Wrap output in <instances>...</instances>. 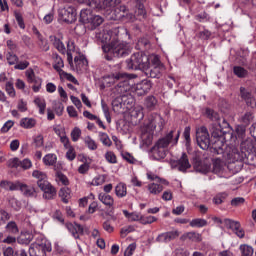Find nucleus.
Returning <instances> with one entry per match:
<instances>
[{"instance_id": "f03ea898", "label": "nucleus", "mask_w": 256, "mask_h": 256, "mask_svg": "<svg viewBox=\"0 0 256 256\" xmlns=\"http://www.w3.org/2000/svg\"><path fill=\"white\" fill-rule=\"evenodd\" d=\"M181 132L170 131L164 138L159 139L154 147L151 149L153 159L159 161L160 159H165L167 155V147L169 145H177L179 143V137Z\"/></svg>"}, {"instance_id": "b1692460", "label": "nucleus", "mask_w": 256, "mask_h": 256, "mask_svg": "<svg viewBox=\"0 0 256 256\" xmlns=\"http://www.w3.org/2000/svg\"><path fill=\"white\" fill-rule=\"evenodd\" d=\"M181 241H194L199 243L201 241V234L197 232H186L180 237Z\"/></svg>"}, {"instance_id": "aec40b11", "label": "nucleus", "mask_w": 256, "mask_h": 256, "mask_svg": "<svg viewBox=\"0 0 256 256\" xmlns=\"http://www.w3.org/2000/svg\"><path fill=\"white\" fill-rule=\"evenodd\" d=\"M98 199L100 202L103 203V205L109 207V209H113L115 205V199L113 198V196L102 192L98 195Z\"/></svg>"}, {"instance_id": "473e14b6", "label": "nucleus", "mask_w": 256, "mask_h": 256, "mask_svg": "<svg viewBox=\"0 0 256 256\" xmlns=\"http://www.w3.org/2000/svg\"><path fill=\"white\" fill-rule=\"evenodd\" d=\"M130 90L131 84H129L127 81H124L115 87L116 95H125V93Z\"/></svg>"}, {"instance_id": "423d86ee", "label": "nucleus", "mask_w": 256, "mask_h": 256, "mask_svg": "<svg viewBox=\"0 0 256 256\" xmlns=\"http://www.w3.org/2000/svg\"><path fill=\"white\" fill-rule=\"evenodd\" d=\"M51 242L43 236H38L34 243L30 245V256H47V253H51Z\"/></svg>"}, {"instance_id": "0e129e2a", "label": "nucleus", "mask_w": 256, "mask_h": 256, "mask_svg": "<svg viewBox=\"0 0 256 256\" xmlns=\"http://www.w3.org/2000/svg\"><path fill=\"white\" fill-rule=\"evenodd\" d=\"M232 231H234L235 235L239 237L240 239H243L245 237V230L241 228V223H239Z\"/></svg>"}, {"instance_id": "c85d7f7f", "label": "nucleus", "mask_w": 256, "mask_h": 256, "mask_svg": "<svg viewBox=\"0 0 256 256\" xmlns=\"http://www.w3.org/2000/svg\"><path fill=\"white\" fill-rule=\"evenodd\" d=\"M254 118L255 116L253 115V112L247 111L240 116L239 121L240 123H242V125L247 127V125H251V122L253 121Z\"/></svg>"}, {"instance_id": "69168bd1", "label": "nucleus", "mask_w": 256, "mask_h": 256, "mask_svg": "<svg viewBox=\"0 0 256 256\" xmlns=\"http://www.w3.org/2000/svg\"><path fill=\"white\" fill-rule=\"evenodd\" d=\"M232 231H234L235 235L239 237L240 239H243L245 237V230L241 228V223H239Z\"/></svg>"}, {"instance_id": "f704fd0d", "label": "nucleus", "mask_w": 256, "mask_h": 256, "mask_svg": "<svg viewBox=\"0 0 256 256\" xmlns=\"http://www.w3.org/2000/svg\"><path fill=\"white\" fill-rule=\"evenodd\" d=\"M84 143L86 147L89 149V151H97L99 147L97 142L93 138H91V136H86L84 138Z\"/></svg>"}, {"instance_id": "052dcab7", "label": "nucleus", "mask_w": 256, "mask_h": 256, "mask_svg": "<svg viewBox=\"0 0 256 256\" xmlns=\"http://www.w3.org/2000/svg\"><path fill=\"white\" fill-rule=\"evenodd\" d=\"M135 13L138 17H142V19H145L147 16V11L145 10V6H143V4L138 5Z\"/></svg>"}, {"instance_id": "3c124183", "label": "nucleus", "mask_w": 256, "mask_h": 256, "mask_svg": "<svg viewBox=\"0 0 256 256\" xmlns=\"http://www.w3.org/2000/svg\"><path fill=\"white\" fill-rule=\"evenodd\" d=\"M224 225L227 227V229H231L233 231L239 225V221L226 218L224 219Z\"/></svg>"}, {"instance_id": "5fc2aeb1", "label": "nucleus", "mask_w": 256, "mask_h": 256, "mask_svg": "<svg viewBox=\"0 0 256 256\" xmlns=\"http://www.w3.org/2000/svg\"><path fill=\"white\" fill-rule=\"evenodd\" d=\"M157 221V217L155 216H142L141 224L142 225H151V223H155Z\"/></svg>"}, {"instance_id": "79ce46f5", "label": "nucleus", "mask_w": 256, "mask_h": 256, "mask_svg": "<svg viewBox=\"0 0 256 256\" xmlns=\"http://www.w3.org/2000/svg\"><path fill=\"white\" fill-rule=\"evenodd\" d=\"M233 73L234 75H236V77H239L240 79H243L248 75L247 70L241 66H234Z\"/></svg>"}, {"instance_id": "5701e85b", "label": "nucleus", "mask_w": 256, "mask_h": 256, "mask_svg": "<svg viewBox=\"0 0 256 256\" xmlns=\"http://www.w3.org/2000/svg\"><path fill=\"white\" fill-rule=\"evenodd\" d=\"M52 58H53V61H54L53 67H54L55 71H57L60 74L61 71H63V68L65 67V63L63 62V58H61V56H59V54H57V53H53Z\"/></svg>"}, {"instance_id": "338daca9", "label": "nucleus", "mask_w": 256, "mask_h": 256, "mask_svg": "<svg viewBox=\"0 0 256 256\" xmlns=\"http://www.w3.org/2000/svg\"><path fill=\"white\" fill-rule=\"evenodd\" d=\"M15 125V122L8 120L1 128V133H8V131Z\"/></svg>"}, {"instance_id": "7ed1b4c3", "label": "nucleus", "mask_w": 256, "mask_h": 256, "mask_svg": "<svg viewBox=\"0 0 256 256\" xmlns=\"http://www.w3.org/2000/svg\"><path fill=\"white\" fill-rule=\"evenodd\" d=\"M131 49V45L127 44V42H121L119 38L116 39L115 37L111 41V44L102 45L103 52L114 57H127L131 53Z\"/></svg>"}, {"instance_id": "774afa93", "label": "nucleus", "mask_w": 256, "mask_h": 256, "mask_svg": "<svg viewBox=\"0 0 256 256\" xmlns=\"http://www.w3.org/2000/svg\"><path fill=\"white\" fill-rule=\"evenodd\" d=\"M135 249H137V245H135V244H130L127 248H126V250H125V252H124V256H131V255H133V253H135Z\"/></svg>"}, {"instance_id": "de8ad7c7", "label": "nucleus", "mask_w": 256, "mask_h": 256, "mask_svg": "<svg viewBox=\"0 0 256 256\" xmlns=\"http://www.w3.org/2000/svg\"><path fill=\"white\" fill-rule=\"evenodd\" d=\"M6 230L8 233H12V235H17L19 233V228L17 227V223L11 221L6 225Z\"/></svg>"}, {"instance_id": "09e8293b", "label": "nucleus", "mask_w": 256, "mask_h": 256, "mask_svg": "<svg viewBox=\"0 0 256 256\" xmlns=\"http://www.w3.org/2000/svg\"><path fill=\"white\" fill-rule=\"evenodd\" d=\"M66 149H67L66 159L68 161H75V158L77 157V153L75 152V148H73V146H70Z\"/></svg>"}, {"instance_id": "13d9d810", "label": "nucleus", "mask_w": 256, "mask_h": 256, "mask_svg": "<svg viewBox=\"0 0 256 256\" xmlns=\"http://www.w3.org/2000/svg\"><path fill=\"white\" fill-rule=\"evenodd\" d=\"M80 137H81V129H79L78 127H75L71 132V139L72 141H74V143H77Z\"/></svg>"}, {"instance_id": "2eb2a0df", "label": "nucleus", "mask_w": 256, "mask_h": 256, "mask_svg": "<svg viewBox=\"0 0 256 256\" xmlns=\"http://www.w3.org/2000/svg\"><path fill=\"white\" fill-rule=\"evenodd\" d=\"M96 39L101 41L103 45H111L113 39H118L117 34L113 33L111 30H104L96 34Z\"/></svg>"}, {"instance_id": "680f3d73", "label": "nucleus", "mask_w": 256, "mask_h": 256, "mask_svg": "<svg viewBox=\"0 0 256 256\" xmlns=\"http://www.w3.org/2000/svg\"><path fill=\"white\" fill-rule=\"evenodd\" d=\"M9 219H10L9 213H7V211L5 210H0V226L5 225V223H7Z\"/></svg>"}, {"instance_id": "603ef678", "label": "nucleus", "mask_w": 256, "mask_h": 256, "mask_svg": "<svg viewBox=\"0 0 256 256\" xmlns=\"http://www.w3.org/2000/svg\"><path fill=\"white\" fill-rule=\"evenodd\" d=\"M20 167L24 171H27L28 169H31V167H33V162H31V159L28 158L20 160Z\"/></svg>"}, {"instance_id": "2f4dec72", "label": "nucleus", "mask_w": 256, "mask_h": 256, "mask_svg": "<svg viewBox=\"0 0 256 256\" xmlns=\"http://www.w3.org/2000/svg\"><path fill=\"white\" fill-rule=\"evenodd\" d=\"M74 63L77 69H79V71H82V69H85V67H87L88 62H87V58H85V56L83 55H78L74 58Z\"/></svg>"}, {"instance_id": "a211bd4d", "label": "nucleus", "mask_w": 256, "mask_h": 256, "mask_svg": "<svg viewBox=\"0 0 256 256\" xmlns=\"http://www.w3.org/2000/svg\"><path fill=\"white\" fill-rule=\"evenodd\" d=\"M65 227L74 237V239H79V235H83V227L77 223L68 222L65 224Z\"/></svg>"}, {"instance_id": "c03bdc74", "label": "nucleus", "mask_w": 256, "mask_h": 256, "mask_svg": "<svg viewBox=\"0 0 256 256\" xmlns=\"http://www.w3.org/2000/svg\"><path fill=\"white\" fill-rule=\"evenodd\" d=\"M5 91L9 97L15 98L17 93L15 92V87L13 86V82H6Z\"/></svg>"}, {"instance_id": "0eeeda50", "label": "nucleus", "mask_w": 256, "mask_h": 256, "mask_svg": "<svg viewBox=\"0 0 256 256\" xmlns=\"http://www.w3.org/2000/svg\"><path fill=\"white\" fill-rule=\"evenodd\" d=\"M80 21L93 30L97 29L103 23L104 19L100 15L93 14L91 10L85 9L80 12Z\"/></svg>"}, {"instance_id": "f8f14e48", "label": "nucleus", "mask_w": 256, "mask_h": 256, "mask_svg": "<svg viewBox=\"0 0 256 256\" xmlns=\"http://www.w3.org/2000/svg\"><path fill=\"white\" fill-rule=\"evenodd\" d=\"M59 15L64 23H75L77 21V10L74 7L67 6L60 9Z\"/></svg>"}, {"instance_id": "8fccbe9b", "label": "nucleus", "mask_w": 256, "mask_h": 256, "mask_svg": "<svg viewBox=\"0 0 256 256\" xmlns=\"http://www.w3.org/2000/svg\"><path fill=\"white\" fill-rule=\"evenodd\" d=\"M53 109L56 115H58V117H61V115H63V111H65V106L61 102H54Z\"/></svg>"}, {"instance_id": "a878e982", "label": "nucleus", "mask_w": 256, "mask_h": 256, "mask_svg": "<svg viewBox=\"0 0 256 256\" xmlns=\"http://www.w3.org/2000/svg\"><path fill=\"white\" fill-rule=\"evenodd\" d=\"M147 191L150 195H159L163 192V185L157 183H150L147 185Z\"/></svg>"}, {"instance_id": "dca6fc26", "label": "nucleus", "mask_w": 256, "mask_h": 256, "mask_svg": "<svg viewBox=\"0 0 256 256\" xmlns=\"http://www.w3.org/2000/svg\"><path fill=\"white\" fill-rule=\"evenodd\" d=\"M39 189L43 191V199L51 200L57 196V190L49 182H46V184L40 183Z\"/></svg>"}, {"instance_id": "58836bf2", "label": "nucleus", "mask_w": 256, "mask_h": 256, "mask_svg": "<svg viewBox=\"0 0 256 256\" xmlns=\"http://www.w3.org/2000/svg\"><path fill=\"white\" fill-rule=\"evenodd\" d=\"M34 103L38 107L40 115H44L45 109L47 107V103L45 102V99L39 98V97L35 98Z\"/></svg>"}, {"instance_id": "49530a36", "label": "nucleus", "mask_w": 256, "mask_h": 256, "mask_svg": "<svg viewBox=\"0 0 256 256\" xmlns=\"http://www.w3.org/2000/svg\"><path fill=\"white\" fill-rule=\"evenodd\" d=\"M56 181L61 185H69V179L61 172L56 173Z\"/></svg>"}, {"instance_id": "4468645a", "label": "nucleus", "mask_w": 256, "mask_h": 256, "mask_svg": "<svg viewBox=\"0 0 256 256\" xmlns=\"http://www.w3.org/2000/svg\"><path fill=\"white\" fill-rule=\"evenodd\" d=\"M151 87H153V84L149 80L145 79L140 83L133 84L132 91L138 95V97H142V95H147V93L151 91Z\"/></svg>"}, {"instance_id": "bf43d9fd", "label": "nucleus", "mask_w": 256, "mask_h": 256, "mask_svg": "<svg viewBox=\"0 0 256 256\" xmlns=\"http://www.w3.org/2000/svg\"><path fill=\"white\" fill-rule=\"evenodd\" d=\"M9 204L14 209V211H20L21 210V202L17 200V198H10Z\"/></svg>"}, {"instance_id": "a18cd8bd", "label": "nucleus", "mask_w": 256, "mask_h": 256, "mask_svg": "<svg viewBox=\"0 0 256 256\" xmlns=\"http://www.w3.org/2000/svg\"><path fill=\"white\" fill-rule=\"evenodd\" d=\"M107 177L105 175H98L92 179L91 185L94 187H99V185H103L106 181Z\"/></svg>"}, {"instance_id": "f3484780", "label": "nucleus", "mask_w": 256, "mask_h": 256, "mask_svg": "<svg viewBox=\"0 0 256 256\" xmlns=\"http://www.w3.org/2000/svg\"><path fill=\"white\" fill-rule=\"evenodd\" d=\"M179 235H181V233L178 232V230L165 232L158 235V237L156 238V241H158V243H169L171 241H174V239H177Z\"/></svg>"}, {"instance_id": "9b49d317", "label": "nucleus", "mask_w": 256, "mask_h": 256, "mask_svg": "<svg viewBox=\"0 0 256 256\" xmlns=\"http://www.w3.org/2000/svg\"><path fill=\"white\" fill-rule=\"evenodd\" d=\"M165 119L162 118L159 114H151L148 117L147 127L150 131H156V133H161L165 128Z\"/></svg>"}, {"instance_id": "37998d69", "label": "nucleus", "mask_w": 256, "mask_h": 256, "mask_svg": "<svg viewBox=\"0 0 256 256\" xmlns=\"http://www.w3.org/2000/svg\"><path fill=\"white\" fill-rule=\"evenodd\" d=\"M104 158L107 163H110L111 165H115V163H117V155H115V152L113 151H107L104 154Z\"/></svg>"}, {"instance_id": "6e6552de", "label": "nucleus", "mask_w": 256, "mask_h": 256, "mask_svg": "<svg viewBox=\"0 0 256 256\" xmlns=\"http://www.w3.org/2000/svg\"><path fill=\"white\" fill-rule=\"evenodd\" d=\"M108 13H112L111 19L115 21H135V15L129 13L126 6H116L113 10Z\"/></svg>"}, {"instance_id": "20e7f679", "label": "nucleus", "mask_w": 256, "mask_h": 256, "mask_svg": "<svg viewBox=\"0 0 256 256\" xmlns=\"http://www.w3.org/2000/svg\"><path fill=\"white\" fill-rule=\"evenodd\" d=\"M165 71V65L161 63L159 56L155 54H150V62H148L146 68L143 70L146 77H151L152 79H159Z\"/></svg>"}, {"instance_id": "6ab92c4d", "label": "nucleus", "mask_w": 256, "mask_h": 256, "mask_svg": "<svg viewBox=\"0 0 256 256\" xmlns=\"http://www.w3.org/2000/svg\"><path fill=\"white\" fill-rule=\"evenodd\" d=\"M50 43H52L53 47L59 51V53H62V55H65L67 53V48L65 47V44L63 43V40L57 36H50Z\"/></svg>"}, {"instance_id": "e2e57ef3", "label": "nucleus", "mask_w": 256, "mask_h": 256, "mask_svg": "<svg viewBox=\"0 0 256 256\" xmlns=\"http://www.w3.org/2000/svg\"><path fill=\"white\" fill-rule=\"evenodd\" d=\"M206 115L212 121H219V114L211 109H206Z\"/></svg>"}, {"instance_id": "6e6d98bb", "label": "nucleus", "mask_w": 256, "mask_h": 256, "mask_svg": "<svg viewBox=\"0 0 256 256\" xmlns=\"http://www.w3.org/2000/svg\"><path fill=\"white\" fill-rule=\"evenodd\" d=\"M108 79L111 80V83H115V81H121V79H125V74L112 73V74L108 75Z\"/></svg>"}, {"instance_id": "c9c22d12", "label": "nucleus", "mask_w": 256, "mask_h": 256, "mask_svg": "<svg viewBox=\"0 0 256 256\" xmlns=\"http://www.w3.org/2000/svg\"><path fill=\"white\" fill-rule=\"evenodd\" d=\"M66 53L69 63H73V53H75V42H73L72 40H69L67 42Z\"/></svg>"}, {"instance_id": "a19ab883", "label": "nucleus", "mask_w": 256, "mask_h": 256, "mask_svg": "<svg viewBox=\"0 0 256 256\" xmlns=\"http://www.w3.org/2000/svg\"><path fill=\"white\" fill-rule=\"evenodd\" d=\"M59 75H60V79H67V81H70V83H74V85H79V81L72 74L67 73L63 70V71H60Z\"/></svg>"}, {"instance_id": "ea45409f", "label": "nucleus", "mask_w": 256, "mask_h": 256, "mask_svg": "<svg viewBox=\"0 0 256 256\" xmlns=\"http://www.w3.org/2000/svg\"><path fill=\"white\" fill-rule=\"evenodd\" d=\"M207 225H208L207 220L203 218H195L192 221H190V227H194V228L207 227Z\"/></svg>"}, {"instance_id": "c756f323", "label": "nucleus", "mask_w": 256, "mask_h": 256, "mask_svg": "<svg viewBox=\"0 0 256 256\" xmlns=\"http://www.w3.org/2000/svg\"><path fill=\"white\" fill-rule=\"evenodd\" d=\"M37 125V120L35 118H22L20 120V127L23 129H33Z\"/></svg>"}, {"instance_id": "e433bc0d", "label": "nucleus", "mask_w": 256, "mask_h": 256, "mask_svg": "<svg viewBox=\"0 0 256 256\" xmlns=\"http://www.w3.org/2000/svg\"><path fill=\"white\" fill-rule=\"evenodd\" d=\"M144 105H145L146 109L153 111V109H155V107L157 105V98H155L154 96H147L144 101Z\"/></svg>"}, {"instance_id": "1a4fd4ad", "label": "nucleus", "mask_w": 256, "mask_h": 256, "mask_svg": "<svg viewBox=\"0 0 256 256\" xmlns=\"http://www.w3.org/2000/svg\"><path fill=\"white\" fill-rule=\"evenodd\" d=\"M88 5L93 9H101L102 11H106V13H110L115 7L121 5V0H102L99 3L97 0H88Z\"/></svg>"}, {"instance_id": "4c0bfd02", "label": "nucleus", "mask_w": 256, "mask_h": 256, "mask_svg": "<svg viewBox=\"0 0 256 256\" xmlns=\"http://www.w3.org/2000/svg\"><path fill=\"white\" fill-rule=\"evenodd\" d=\"M98 137L105 147H111L113 145V142L111 141V138H109V135L105 132H99Z\"/></svg>"}, {"instance_id": "ddd939ff", "label": "nucleus", "mask_w": 256, "mask_h": 256, "mask_svg": "<svg viewBox=\"0 0 256 256\" xmlns=\"http://www.w3.org/2000/svg\"><path fill=\"white\" fill-rule=\"evenodd\" d=\"M172 169H178V171H181L182 173H185L187 169H191V163L189 162V157L186 153H182L180 159L173 160L171 162Z\"/></svg>"}, {"instance_id": "bb28decb", "label": "nucleus", "mask_w": 256, "mask_h": 256, "mask_svg": "<svg viewBox=\"0 0 256 256\" xmlns=\"http://www.w3.org/2000/svg\"><path fill=\"white\" fill-rule=\"evenodd\" d=\"M42 161L46 167H53L57 163V154L49 153L46 154Z\"/></svg>"}, {"instance_id": "cd10ccee", "label": "nucleus", "mask_w": 256, "mask_h": 256, "mask_svg": "<svg viewBox=\"0 0 256 256\" xmlns=\"http://www.w3.org/2000/svg\"><path fill=\"white\" fill-rule=\"evenodd\" d=\"M140 139L143 145H145L146 147H149V145L153 143V132L142 131L140 135Z\"/></svg>"}, {"instance_id": "9d476101", "label": "nucleus", "mask_w": 256, "mask_h": 256, "mask_svg": "<svg viewBox=\"0 0 256 256\" xmlns=\"http://www.w3.org/2000/svg\"><path fill=\"white\" fill-rule=\"evenodd\" d=\"M196 141L197 145L200 149H203V151L209 149V145H211V138L209 137V131L205 126H201L196 129Z\"/></svg>"}, {"instance_id": "72a5a7b5", "label": "nucleus", "mask_w": 256, "mask_h": 256, "mask_svg": "<svg viewBox=\"0 0 256 256\" xmlns=\"http://www.w3.org/2000/svg\"><path fill=\"white\" fill-rule=\"evenodd\" d=\"M59 197L62 199L63 203H69V199H71V189L68 187H63L59 191Z\"/></svg>"}, {"instance_id": "7c9ffc66", "label": "nucleus", "mask_w": 256, "mask_h": 256, "mask_svg": "<svg viewBox=\"0 0 256 256\" xmlns=\"http://www.w3.org/2000/svg\"><path fill=\"white\" fill-rule=\"evenodd\" d=\"M115 195L120 199H123V197H127V186L125 185V183L120 182L116 185Z\"/></svg>"}, {"instance_id": "4d7b16f0", "label": "nucleus", "mask_w": 256, "mask_h": 256, "mask_svg": "<svg viewBox=\"0 0 256 256\" xmlns=\"http://www.w3.org/2000/svg\"><path fill=\"white\" fill-rule=\"evenodd\" d=\"M25 75H26L28 83H35V81L38 80L35 77V72L33 71V69L26 70Z\"/></svg>"}, {"instance_id": "393cba45", "label": "nucleus", "mask_w": 256, "mask_h": 256, "mask_svg": "<svg viewBox=\"0 0 256 256\" xmlns=\"http://www.w3.org/2000/svg\"><path fill=\"white\" fill-rule=\"evenodd\" d=\"M241 149L242 151H246L248 155H251V153H255V143L253 142L252 139H247L241 144Z\"/></svg>"}, {"instance_id": "f257e3e1", "label": "nucleus", "mask_w": 256, "mask_h": 256, "mask_svg": "<svg viewBox=\"0 0 256 256\" xmlns=\"http://www.w3.org/2000/svg\"><path fill=\"white\" fill-rule=\"evenodd\" d=\"M212 153L215 155H222L221 158H216L213 160V168L212 171L216 175L223 177L227 172V163H235L236 161H243V152H240L239 149L227 148V144H225V138L219 137L213 144Z\"/></svg>"}, {"instance_id": "412c9836", "label": "nucleus", "mask_w": 256, "mask_h": 256, "mask_svg": "<svg viewBox=\"0 0 256 256\" xmlns=\"http://www.w3.org/2000/svg\"><path fill=\"white\" fill-rule=\"evenodd\" d=\"M32 177H34V179H37L38 187H41V185L49 183V181L47 180V174L43 171L34 170L32 172Z\"/></svg>"}, {"instance_id": "864d4df0", "label": "nucleus", "mask_w": 256, "mask_h": 256, "mask_svg": "<svg viewBox=\"0 0 256 256\" xmlns=\"http://www.w3.org/2000/svg\"><path fill=\"white\" fill-rule=\"evenodd\" d=\"M14 17H15L20 29H25V22L23 20V15L21 14V12L15 11L14 12Z\"/></svg>"}, {"instance_id": "4be33fe9", "label": "nucleus", "mask_w": 256, "mask_h": 256, "mask_svg": "<svg viewBox=\"0 0 256 256\" xmlns=\"http://www.w3.org/2000/svg\"><path fill=\"white\" fill-rule=\"evenodd\" d=\"M20 191L24 197H37V190L31 185H20Z\"/></svg>"}, {"instance_id": "39448f33", "label": "nucleus", "mask_w": 256, "mask_h": 256, "mask_svg": "<svg viewBox=\"0 0 256 256\" xmlns=\"http://www.w3.org/2000/svg\"><path fill=\"white\" fill-rule=\"evenodd\" d=\"M151 62V55H146L143 52H137L131 55L129 59L126 60V68L131 70L145 71L147 65Z\"/></svg>"}]
</instances>
